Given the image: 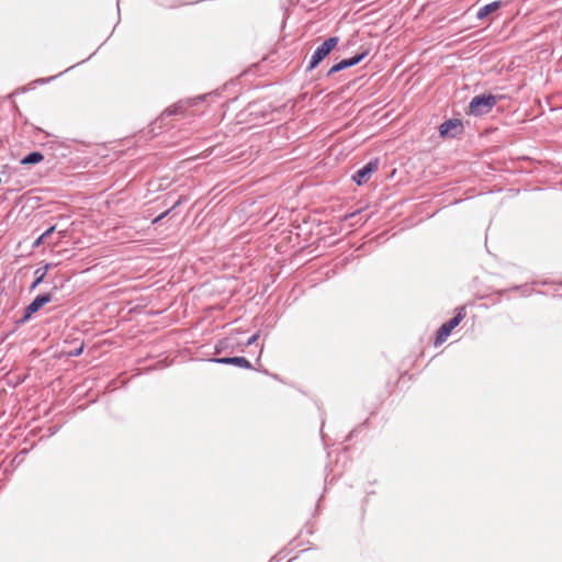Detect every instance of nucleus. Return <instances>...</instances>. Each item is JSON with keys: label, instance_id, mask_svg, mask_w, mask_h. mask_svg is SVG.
<instances>
[{"label": "nucleus", "instance_id": "7ed1b4c3", "mask_svg": "<svg viewBox=\"0 0 562 562\" xmlns=\"http://www.w3.org/2000/svg\"><path fill=\"white\" fill-rule=\"evenodd\" d=\"M467 313L465 307L460 306L457 308L456 314L446 323H443L437 330L434 345L440 346L443 344L447 338L450 336L451 331L460 325V323L464 319Z\"/></svg>", "mask_w": 562, "mask_h": 562}, {"label": "nucleus", "instance_id": "9d476101", "mask_svg": "<svg viewBox=\"0 0 562 562\" xmlns=\"http://www.w3.org/2000/svg\"><path fill=\"white\" fill-rule=\"evenodd\" d=\"M238 342L235 337L228 336L220 339L214 346V352L221 355L223 352H233Z\"/></svg>", "mask_w": 562, "mask_h": 562}, {"label": "nucleus", "instance_id": "5701e85b", "mask_svg": "<svg viewBox=\"0 0 562 562\" xmlns=\"http://www.w3.org/2000/svg\"><path fill=\"white\" fill-rule=\"evenodd\" d=\"M156 123L151 124V127H150V131L149 133H151L153 135H157V133L155 132V125Z\"/></svg>", "mask_w": 562, "mask_h": 562}, {"label": "nucleus", "instance_id": "0eeeda50", "mask_svg": "<svg viewBox=\"0 0 562 562\" xmlns=\"http://www.w3.org/2000/svg\"><path fill=\"white\" fill-rule=\"evenodd\" d=\"M378 168H379V159L378 158L371 159L352 175V180L358 186H362L366 182H368V180L370 179L372 173L375 172L378 170Z\"/></svg>", "mask_w": 562, "mask_h": 562}, {"label": "nucleus", "instance_id": "6e6552de", "mask_svg": "<svg viewBox=\"0 0 562 562\" xmlns=\"http://www.w3.org/2000/svg\"><path fill=\"white\" fill-rule=\"evenodd\" d=\"M210 362L218 363V364H226V366H235L241 369L251 370L254 369L250 361L241 356H234V357H214L209 359Z\"/></svg>", "mask_w": 562, "mask_h": 562}, {"label": "nucleus", "instance_id": "f257e3e1", "mask_svg": "<svg viewBox=\"0 0 562 562\" xmlns=\"http://www.w3.org/2000/svg\"><path fill=\"white\" fill-rule=\"evenodd\" d=\"M57 289L58 288L55 285L53 286L52 291L36 295L31 301V303L23 308L22 316L15 321L16 327L26 324L35 313H37L46 304L50 303L54 299V291Z\"/></svg>", "mask_w": 562, "mask_h": 562}, {"label": "nucleus", "instance_id": "f03ea898", "mask_svg": "<svg viewBox=\"0 0 562 562\" xmlns=\"http://www.w3.org/2000/svg\"><path fill=\"white\" fill-rule=\"evenodd\" d=\"M497 103V97L486 92L473 97L468 105L467 114L483 116L488 114Z\"/></svg>", "mask_w": 562, "mask_h": 562}, {"label": "nucleus", "instance_id": "6ab92c4d", "mask_svg": "<svg viewBox=\"0 0 562 562\" xmlns=\"http://www.w3.org/2000/svg\"><path fill=\"white\" fill-rule=\"evenodd\" d=\"M55 229H56V226H55V225H53V226L48 227V228H47L43 234H41V235L46 239L47 237H49V236L55 232Z\"/></svg>", "mask_w": 562, "mask_h": 562}, {"label": "nucleus", "instance_id": "39448f33", "mask_svg": "<svg viewBox=\"0 0 562 562\" xmlns=\"http://www.w3.org/2000/svg\"><path fill=\"white\" fill-rule=\"evenodd\" d=\"M441 137L457 138L463 134L464 127L462 121L459 119H448L443 121L438 127Z\"/></svg>", "mask_w": 562, "mask_h": 562}, {"label": "nucleus", "instance_id": "4be33fe9", "mask_svg": "<svg viewBox=\"0 0 562 562\" xmlns=\"http://www.w3.org/2000/svg\"><path fill=\"white\" fill-rule=\"evenodd\" d=\"M83 351V345H81L78 349H76L75 351L70 352L71 356H80Z\"/></svg>", "mask_w": 562, "mask_h": 562}, {"label": "nucleus", "instance_id": "b1692460", "mask_svg": "<svg viewBox=\"0 0 562 562\" xmlns=\"http://www.w3.org/2000/svg\"><path fill=\"white\" fill-rule=\"evenodd\" d=\"M206 97H207V94H203V95H199L198 99L202 101V100H205Z\"/></svg>", "mask_w": 562, "mask_h": 562}, {"label": "nucleus", "instance_id": "9b49d317", "mask_svg": "<svg viewBox=\"0 0 562 562\" xmlns=\"http://www.w3.org/2000/svg\"><path fill=\"white\" fill-rule=\"evenodd\" d=\"M504 5V2L501 1V0H496V1H493L488 4H485L483 7H481L477 11H476V18L479 20H485L487 19L492 13L496 12L497 10H499Z\"/></svg>", "mask_w": 562, "mask_h": 562}, {"label": "nucleus", "instance_id": "aec40b11", "mask_svg": "<svg viewBox=\"0 0 562 562\" xmlns=\"http://www.w3.org/2000/svg\"><path fill=\"white\" fill-rule=\"evenodd\" d=\"M44 240H45V238H44L42 235H40V236L34 240V243H33L32 247H33V248H37V247H40V246L44 243Z\"/></svg>", "mask_w": 562, "mask_h": 562}, {"label": "nucleus", "instance_id": "412c9836", "mask_svg": "<svg viewBox=\"0 0 562 562\" xmlns=\"http://www.w3.org/2000/svg\"><path fill=\"white\" fill-rule=\"evenodd\" d=\"M184 198L181 195L179 196V199L172 204L171 207H169L168 210H171V212L173 210H176L179 205H181V203L183 202Z\"/></svg>", "mask_w": 562, "mask_h": 562}, {"label": "nucleus", "instance_id": "393cba45", "mask_svg": "<svg viewBox=\"0 0 562 562\" xmlns=\"http://www.w3.org/2000/svg\"><path fill=\"white\" fill-rule=\"evenodd\" d=\"M356 214H357L356 212L350 213V214L346 215L345 218L353 217Z\"/></svg>", "mask_w": 562, "mask_h": 562}, {"label": "nucleus", "instance_id": "f8f14e48", "mask_svg": "<svg viewBox=\"0 0 562 562\" xmlns=\"http://www.w3.org/2000/svg\"><path fill=\"white\" fill-rule=\"evenodd\" d=\"M50 267V263H46L45 266L40 267L34 271V280L29 288L30 292L34 291L41 283L44 282L45 277L47 276V271Z\"/></svg>", "mask_w": 562, "mask_h": 562}, {"label": "nucleus", "instance_id": "2eb2a0df", "mask_svg": "<svg viewBox=\"0 0 562 562\" xmlns=\"http://www.w3.org/2000/svg\"><path fill=\"white\" fill-rule=\"evenodd\" d=\"M508 291H520L522 296H529L533 292V290L530 289L527 284L514 285L508 289ZM505 292H507V290H502L498 293L504 294Z\"/></svg>", "mask_w": 562, "mask_h": 562}, {"label": "nucleus", "instance_id": "4468645a", "mask_svg": "<svg viewBox=\"0 0 562 562\" xmlns=\"http://www.w3.org/2000/svg\"><path fill=\"white\" fill-rule=\"evenodd\" d=\"M44 160V155L41 151L34 150L25 155L21 159L22 165H36Z\"/></svg>", "mask_w": 562, "mask_h": 562}, {"label": "nucleus", "instance_id": "20e7f679", "mask_svg": "<svg viewBox=\"0 0 562 562\" xmlns=\"http://www.w3.org/2000/svg\"><path fill=\"white\" fill-rule=\"evenodd\" d=\"M338 41L337 36H330L318 45L311 56L308 65L306 66V71H311L316 68L337 46Z\"/></svg>", "mask_w": 562, "mask_h": 562}, {"label": "nucleus", "instance_id": "1a4fd4ad", "mask_svg": "<svg viewBox=\"0 0 562 562\" xmlns=\"http://www.w3.org/2000/svg\"><path fill=\"white\" fill-rule=\"evenodd\" d=\"M247 111L250 116L266 119L272 113L271 104H261L251 102L248 104Z\"/></svg>", "mask_w": 562, "mask_h": 562}, {"label": "nucleus", "instance_id": "ddd939ff", "mask_svg": "<svg viewBox=\"0 0 562 562\" xmlns=\"http://www.w3.org/2000/svg\"><path fill=\"white\" fill-rule=\"evenodd\" d=\"M184 110V105L182 102L175 103L173 105L167 108L158 117L157 121L162 122L166 117H169L171 115H177L179 113H182Z\"/></svg>", "mask_w": 562, "mask_h": 562}, {"label": "nucleus", "instance_id": "dca6fc26", "mask_svg": "<svg viewBox=\"0 0 562 562\" xmlns=\"http://www.w3.org/2000/svg\"><path fill=\"white\" fill-rule=\"evenodd\" d=\"M170 213H171V210H166L165 212H162L161 214H159L158 216H156V217L151 221V225H157V224H158V223H160L165 217H167Z\"/></svg>", "mask_w": 562, "mask_h": 562}, {"label": "nucleus", "instance_id": "a211bd4d", "mask_svg": "<svg viewBox=\"0 0 562 562\" xmlns=\"http://www.w3.org/2000/svg\"><path fill=\"white\" fill-rule=\"evenodd\" d=\"M259 337H260V330H258V331H256L254 335H251V336L247 339V341H246L245 346H251V345H254V344L258 340V338H259Z\"/></svg>", "mask_w": 562, "mask_h": 562}, {"label": "nucleus", "instance_id": "423d86ee", "mask_svg": "<svg viewBox=\"0 0 562 562\" xmlns=\"http://www.w3.org/2000/svg\"><path fill=\"white\" fill-rule=\"evenodd\" d=\"M368 55V50H362L361 53L356 54L352 57L344 58L340 61L334 64L329 70L327 71L326 76L330 77L336 72H339L341 70H345L347 68L353 67L361 63Z\"/></svg>", "mask_w": 562, "mask_h": 562}, {"label": "nucleus", "instance_id": "f3484780", "mask_svg": "<svg viewBox=\"0 0 562 562\" xmlns=\"http://www.w3.org/2000/svg\"><path fill=\"white\" fill-rule=\"evenodd\" d=\"M63 75V72H59L58 75L56 76H50V77H47V78H40V79H36L34 81V83H37V85H45V83H48L50 81H53L54 79H56L58 76Z\"/></svg>", "mask_w": 562, "mask_h": 562}]
</instances>
